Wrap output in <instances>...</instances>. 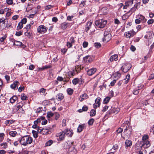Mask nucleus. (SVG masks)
I'll list each match as a JSON object with an SVG mask.
<instances>
[{
  "label": "nucleus",
  "mask_w": 154,
  "mask_h": 154,
  "mask_svg": "<svg viewBox=\"0 0 154 154\" xmlns=\"http://www.w3.org/2000/svg\"><path fill=\"white\" fill-rule=\"evenodd\" d=\"M150 145L149 142L148 140H145L143 142L142 146H144L146 148H147Z\"/></svg>",
  "instance_id": "obj_19"
},
{
  "label": "nucleus",
  "mask_w": 154,
  "mask_h": 154,
  "mask_svg": "<svg viewBox=\"0 0 154 154\" xmlns=\"http://www.w3.org/2000/svg\"><path fill=\"white\" fill-rule=\"evenodd\" d=\"M17 134V133L15 131H11L9 132L10 135L12 137H15Z\"/></svg>",
  "instance_id": "obj_29"
},
{
  "label": "nucleus",
  "mask_w": 154,
  "mask_h": 154,
  "mask_svg": "<svg viewBox=\"0 0 154 154\" xmlns=\"http://www.w3.org/2000/svg\"><path fill=\"white\" fill-rule=\"evenodd\" d=\"M43 130L46 131H48V132L50 130L49 127L46 128H42L40 127V128L37 130L38 132H41Z\"/></svg>",
  "instance_id": "obj_24"
},
{
  "label": "nucleus",
  "mask_w": 154,
  "mask_h": 154,
  "mask_svg": "<svg viewBox=\"0 0 154 154\" xmlns=\"http://www.w3.org/2000/svg\"><path fill=\"white\" fill-rule=\"evenodd\" d=\"M77 151L74 147H70L69 149L68 154H76Z\"/></svg>",
  "instance_id": "obj_15"
},
{
  "label": "nucleus",
  "mask_w": 154,
  "mask_h": 154,
  "mask_svg": "<svg viewBox=\"0 0 154 154\" xmlns=\"http://www.w3.org/2000/svg\"><path fill=\"white\" fill-rule=\"evenodd\" d=\"M133 3V0H129L125 2V5L128 7L132 5Z\"/></svg>",
  "instance_id": "obj_25"
},
{
  "label": "nucleus",
  "mask_w": 154,
  "mask_h": 154,
  "mask_svg": "<svg viewBox=\"0 0 154 154\" xmlns=\"http://www.w3.org/2000/svg\"><path fill=\"white\" fill-rule=\"evenodd\" d=\"M17 99V97L16 96H14L10 98V102L12 103H14Z\"/></svg>",
  "instance_id": "obj_23"
},
{
  "label": "nucleus",
  "mask_w": 154,
  "mask_h": 154,
  "mask_svg": "<svg viewBox=\"0 0 154 154\" xmlns=\"http://www.w3.org/2000/svg\"><path fill=\"white\" fill-rule=\"evenodd\" d=\"M79 81V79L78 78H75L73 79L72 83L74 85H75L78 83Z\"/></svg>",
  "instance_id": "obj_26"
},
{
  "label": "nucleus",
  "mask_w": 154,
  "mask_h": 154,
  "mask_svg": "<svg viewBox=\"0 0 154 154\" xmlns=\"http://www.w3.org/2000/svg\"><path fill=\"white\" fill-rule=\"evenodd\" d=\"M139 18L140 20H142L143 22H145L146 21V20L145 18L144 17L141 15L139 16Z\"/></svg>",
  "instance_id": "obj_42"
},
{
  "label": "nucleus",
  "mask_w": 154,
  "mask_h": 154,
  "mask_svg": "<svg viewBox=\"0 0 154 154\" xmlns=\"http://www.w3.org/2000/svg\"><path fill=\"white\" fill-rule=\"evenodd\" d=\"M67 91L68 94L70 95H72L73 91V89L71 88H68L67 90Z\"/></svg>",
  "instance_id": "obj_40"
},
{
  "label": "nucleus",
  "mask_w": 154,
  "mask_h": 154,
  "mask_svg": "<svg viewBox=\"0 0 154 154\" xmlns=\"http://www.w3.org/2000/svg\"><path fill=\"white\" fill-rule=\"evenodd\" d=\"M148 136L147 135H145L143 137L142 139L143 141H144L145 140H146L148 139Z\"/></svg>",
  "instance_id": "obj_51"
},
{
  "label": "nucleus",
  "mask_w": 154,
  "mask_h": 154,
  "mask_svg": "<svg viewBox=\"0 0 154 154\" xmlns=\"http://www.w3.org/2000/svg\"><path fill=\"white\" fill-rule=\"evenodd\" d=\"M96 115V110L95 109H91L90 112V116H94Z\"/></svg>",
  "instance_id": "obj_37"
},
{
  "label": "nucleus",
  "mask_w": 154,
  "mask_h": 154,
  "mask_svg": "<svg viewBox=\"0 0 154 154\" xmlns=\"http://www.w3.org/2000/svg\"><path fill=\"white\" fill-rule=\"evenodd\" d=\"M56 99L58 101H61L64 98L63 94L62 93L58 94L56 95Z\"/></svg>",
  "instance_id": "obj_18"
},
{
  "label": "nucleus",
  "mask_w": 154,
  "mask_h": 154,
  "mask_svg": "<svg viewBox=\"0 0 154 154\" xmlns=\"http://www.w3.org/2000/svg\"><path fill=\"white\" fill-rule=\"evenodd\" d=\"M51 67V66L48 65V66H43L42 68H39V69L41 70V71L45 69H47L48 68H50Z\"/></svg>",
  "instance_id": "obj_33"
},
{
  "label": "nucleus",
  "mask_w": 154,
  "mask_h": 154,
  "mask_svg": "<svg viewBox=\"0 0 154 154\" xmlns=\"http://www.w3.org/2000/svg\"><path fill=\"white\" fill-rule=\"evenodd\" d=\"M107 23L106 20H96L95 24L97 27L102 28L105 27Z\"/></svg>",
  "instance_id": "obj_3"
},
{
  "label": "nucleus",
  "mask_w": 154,
  "mask_h": 154,
  "mask_svg": "<svg viewBox=\"0 0 154 154\" xmlns=\"http://www.w3.org/2000/svg\"><path fill=\"white\" fill-rule=\"evenodd\" d=\"M130 31L128 32H126L125 35L126 37L127 38H130L131 37H133L135 34V33L134 32L133 33H131Z\"/></svg>",
  "instance_id": "obj_21"
},
{
  "label": "nucleus",
  "mask_w": 154,
  "mask_h": 154,
  "mask_svg": "<svg viewBox=\"0 0 154 154\" xmlns=\"http://www.w3.org/2000/svg\"><path fill=\"white\" fill-rule=\"evenodd\" d=\"M118 56L116 54H114L111 56L108 61V62L109 63L113 60L116 61L118 60Z\"/></svg>",
  "instance_id": "obj_14"
},
{
  "label": "nucleus",
  "mask_w": 154,
  "mask_h": 154,
  "mask_svg": "<svg viewBox=\"0 0 154 154\" xmlns=\"http://www.w3.org/2000/svg\"><path fill=\"white\" fill-rule=\"evenodd\" d=\"M39 133L42 134H43L46 135L48 134V131L43 130L41 132H38Z\"/></svg>",
  "instance_id": "obj_56"
},
{
  "label": "nucleus",
  "mask_w": 154,
  "mask_h": 154,
  "mask_svg": "<svg viewBox=\"0 0 154 154\" xmlns=\"http://www.w3.org/2000/svg\"><path fill=\"white\" fill-rule=\"evenodd\" d=\"M64 133L68 137H71L73 134V132L72 130H68L67 129L63 131Z\"/></svg>",
  "instance_id": "obj_10"
},
{
  "label": "nucleus",
  "mask_w": 154,
  "mask_h": 154,
  "mask_svg": "<svg viewBox=\"0 0 154 154\" xmlns=\"http://www.w3.org/2000/svg\"><path fill=\"white\" fill-rule=\"evenodd\" d=\"M14 44L17 46H21L22 43L18 41H15L14 42Z\"/></svg>",
  "instance_id": "obj_49"
},
{
  "label": "nucleus",
  "mask_w": 154,
  "mask_h": 154,
  "mask_svg": "<svg viewBox=\"0 0 154 154\" xmlns=\"http://www.w3.org/2000/svg\"><path fill=\"white\" fill-rule=\"evenodd\" d=\"M27 97L24 93L22 94L21 96V99L23 100H26L27 99Z\"/></svg>",
  "instance_id": "obj_36"
},
{
  "label": "nucleus",
  "mask_w": 154,
  "mask_h": 154,
  "mask_svg": "<svg viewBox=\"0 0 154 154\" xmlns=\"http://www.w3.org/2000/svg\"><path fill=\"white\" fill-rule=\"evenodd\" d=\"M131 67V64L129 63H124L121 68V70L124 72H127Z\"/></svg>",
  "instance_id": "obj_4"
},
{
  "label": "nucleus",
  "mask_w": 154,
  "mask_h": 154,
  "mask_svg": "<svg viewBox=\"0 0 154 154\" xmlns=\"http://www.w3.org/2000/svg\"><path fill=\"white\" fill-rule=\"evenodd\" d=\"M101 46V44L100 43H94V46L97 48H100Z\"/></svg>",
  "instance_id": "obj_50"
},
{
  "label": "nucleus",
  "mask_w": 154,
  "mask_h": 154,
  "mask_svg": "<svg viewBox=\"0 0 154 154\" xmlns=\"http://www.w3.org/2000/svg\"><path fill=\"white\" fill-rule=\"evenodd\" d=\"M23 34L22 32L21 31L17 32H16L15 35L18 36H19Z\"/></svg>",
  "instance_id": "obj_57"
},
{
  "label": "nucleus",
  "mask_w": 154,
  "mask_h": 154,
  "mask_svg": "<svg viewBox=\"0 0 154 154\" xmlns=\"http://www.w3.org/2000/svg\"><path fill=\"white\" fill-rule=\"evenodd\" d=\"M23 103L22 102L19 103L15 106L14 109V111L16 112L17 111L20 109L23 106Z\"/></svg>",
  "instance_id": "obj_8"
},
{
  "label": "nucleus",
  "mask_w": 154,
  "mask_h": 154,
  "mask_svg": "<svg viewBox=\"0 0 154 154\" xmlns=\"http://www.w3.org/2000/svg\"><path fill=\"white\" fill-rule=\"evenodd\" d=\"M32 141V137L28 135L23 137L20 140H19L20 144L24 146H26L28 144H30Z\"/></svg>",
  "instance_id": "obj_1"
},
{
  "label": "nucleus",
  "mask_w": 154,
  "mask_h": 154,
  "mask_svg": "<svg viewBox=\"0 0 154 154\" xmlns=\"http://www.w3.org/2000/svg\"><path fill=\"white\" fill-rule=\"evenodd\" d=\"M137 9L135 7H132L130 10L128 12V13H130V15H131L132 13L134 12Z\"/></svg>",
  "instance_id": "obj_34"
},
{
  "label": "nucleus",
  "mask_w": 154,
  "mask_h": 154,
  "mask_svg": "<svg viewBox=\"0 0 154 154\" xmlns=\"http://www.w3.org/2000/svg\"><path fill=\"white\" fill-rule=\"evenodd\" d=\"M154 79V73L151 74L149 76L148 80H151L153 79Z\"/></svg>",
  "instance_id": "obj_55"
},
{
  "label": "nucleus",
  "mask_w": 154,
  "mask_h": 154,
  "mask_svg": "<svg viewBox=\"0 0 154 154\" xmlns=\"http://www.w3.org/2000/svg\"><path fill=\"white\" fill-rule=\"evenodd\" d=\"M52 7L53 6L51 5H47L45 7V9L46 10H48L51 9Z\"/></svg>",
  "instance_id": "obj_52"
},
{
  "label": "nucleus",
  "mask_w": 154,
  "mask_h": 154,
  "mask_svg": "<svg viewBox=\"0 0 154 154\" xmlns=\"http://www.w3.org/2000/svg\"><path fill=\"white\" fill-rule=\"evenodd\" d=\"M104 38L103 39V42H107L111 39V35L110 30L109 29H106L104 33Z\"/></svg>",
  "instance_id": "obj_2"
},
{
  "label": "nucleus",
  "mask_w": 154,
  "mask_h": 154,
  "mask_svg": "<svg viewBox=\"0 0 154 154\" xmlns=\"http://www.w3.org/2000/svg\"><path fill=\"white\" fill-rule=\"evenodd\" d=\"M48 28L44 25H40L37 28L38 32L40 33H44L46 32Z\"/></svg>",
  "instance_id": "obj_5"
},
{
  "label": "nucleus",
  "mask_w": 154,
  "mask_h": 154,
  "mask_svg": "<svg viewBox=\"0 0 154 154\" xmlns=\"http://www.w3.org/2000/svg\"><path fill=\"white\" fill-rule=\"evenodd\" d=\"M92 23V21H91V20L87 22L85 28V30L86 32H87L91 27Z\"/></svg>",
  "instance_id": "obj_11"
},
{
  "label": "nucleus",
  "mask_w": 154,
  "mask_h": 154,
  "mask_svg": "<svg viewBox=\"0 0 154 154\" xmlns=\"http://www.w3.org/2000/svg\"><path fill=\"white\" fill-rule=\"evenodd\" d=\"M41 121V119L40 118H38L37 119L34 121V123L35 125H38L39 123H40Z\"/></svg>",
  "instance_id": "obj_48"
},
{
  "label": "nucleus",
  "mask_w": 154,
  "mask_h": 154,
  "mask_svg": "<svg viewBox=\"0 0 154 154\" xmlns=\"http://www.w3.org/2000/svg\"><path fill=\"white\" fill-rule=\"evenodd\" d=\"M123 131V129L121 128H119L116 130V132L118 133H120Z\"/></svg>",
  "instance_id": "obj_60"
},
{
  "label": "nucleus",
  "mask_w": 154,
  "mask_h": 154,
  "mask_svg": "<svg viewBox=\"0 0 154 154\" xmlns=\"http://www.w3.org/2000/svg\"><path fill=\"white\" fill-rule=\"evenodd\" d=\"M13 123V122L12 120H6L5 122V124L6 125L8 124H11Z\"/></svg>",
  "instance_id": "obj_64"
},
{
  "label": "nucleus",
  "mask_w": 154,
  "mask_h": 154,
  "mask_svg": "<svg viewBox=\"0 0 154 154\" xmlns=\"http://www.w3.org/2000/svg\"><path fill=\"white\" fill-rule=\"evenodd\" d=\"M97 69L95 68H93L87 71V74L90 76L94 74L96 71Z\"/></svg>",
  "instance_id": "obj_12"
},
{
  "label": "nucleus",
  "mask_w": 154,
  "mask_h": 154,
  "mask_svg": "<svg viewBox=\"0 0 154 154\" xmlns=\"http://www.w3.org/2000/svg\"><path fill=\"white\" fill-rule=\"evenodd\" d=\"M75 75V72L74 70L72 71H70L68 72V76L69 77H71L72 76L74 75Z\"/></svg>",
  "instance_id": "obj_41"
},
{
  "label": "nucleus",
  "mask_w": 154,
  "mask_h": 154,
  "mask_svg": "<svg viewBox=\"0 0 154 154\" xmlns=\"http://www.w3.org/2000/svg\"><path fill=\"white\" fill-rule=\"evenodd\" d=\"M43 108L42 107H39L38 108L36 111L37 112L39 113L42 111Z\"/></svg>",
  "instance_id": "obj_54"
},
{
  "label": "nucleus",
  "mask_w": 154,
  "mask_h": 154,
  "mask_svg": "<svg viewBox=\"0 0 154 154\" xmlns=\"http://www.w3.org/2000/svg\"><path fill=\"white\" fill-rule=\"evenodd\" d=\"M141 89L140 87H137L133 91V93L134 95H137L139 93V90Z\"/></svg>",
  "instance_id": "obj_22"
},
{
  "label": "nucleus",
  "mask_w": 154,
  "mask_h": 154,
  "mask_svg": "<svg viewBox=\"0 0 154 154\" xmlns=\"http://www.w3.org/2000/svg\"><path fill=\"white\" fill-rule=\"evenodd\" d=\"M54 115V114L51 112H48L47 113V117L48 118H50L52 117Z\"/></svg>",
  "instance_id": "obj_46"
},
{
  "label": "nucleus",
  "mask_w": 154,
  "mask_h": 154,
  "mask_svg": "<svg viewBox=\"0 0 154 154\" xmlns=\"http://www.w3.org/2000/svg\"><path fill=\"white\" fill-rule=\"evenodd\" d=\"M69 25V23L66 22L62 23L61 24V29L63 30L65 29Z\"/></svg>",
  "instance_id": "obj_17"
},
{
  "label": "nucleus",
  "mask_w": 154,
  "mask_h": 154,
  "mask_svg": "<svg viewBox=\"0 0 154 154\" xmlns=\"http://www.w3.org/2000/svg\"><path fill=\"white\" fill-rule=\"evenodd\" d=\"M37 125H35V124H34V125H33L32 126V128H38V129H39L40 128V127H39Z\"/></svg>",
  "instance_id": "obj_59"
},
{
  "label": "nucleus",
  "mask_w": 154,
  "mask_h": 154,
  "mask_svg": "<svg viewBox=\"0 0 154 154\" xmlns=\"http://www.w3.org/2000/svg\"><path fill=\"white\" fill-rule=\"evenodd\" d=\"M87 96V95L85 93L82 94V95L80 96V101H82L85 98H86V97Z\"/></svg>",
  "instance_id": "obj_32"
},
{
  "label": "nucleus",
  "mask_w": 154,
  "mask_h": 154,
  "mask_svg": "<svg viewBox=\"0 0 154 154\" xmlns=\"http://www.w3.org/2000/svg\"><path fill=\"white\" fill-rule=\"evenodd\" d=\"M56 136L57 137V140L59 141H62L63 140L65 137V134L63 131L57 133L56 134Z\"/></svg>",
  "instance_id": "obj_6"
},
{
  "label": "nucleus",
  "mask_w": 154,
  "mask_h": 154,
  "mask_svg": "<svg viewBox=\"0 0 154 154\" xmlns=\"http://www.w3.org/2000/svg\"><path fill=\"white\" fill-rule=\"evenodd\" d=\"M94 120L93 119H91L89 120L88 122V124L90 125H93Z\"/></svg>",
  "instance_id": "obj_43"
},
{
  "label": "nucleus",
  "mask_w": 154,
  "mask_h": 154,
  "mask_svg": "<svg viewBox=\"0 0 154 154\" xmlns=\"http://www.w3.org/2000/svg\"><path fill=\"white\" fill-rule=\"evenodd\" d=\"M52 143L53 141L52 140H49L45 143V145L46 146H50Z\"/></svg>",
  "instance_id": "obj_44"
},
{
  "label": "nucleus",
  "mask_w": 154,
  "mask_h": 154,
  "mask_svg": "<svg viewBox=\"0 0 154 154\" xmlns=\"http://www.w3.org/2000/svg\"><path fill=\"white\" fill-rule=\"evenodd\" d=\"M23 23L21 22H20L19 23L17 28V30H19L20 29H21L23 27Z\"/></svg>",
  "instance_id": "obj_39"
},
{
  "label": "nucleus",
  "mask_w": 154,
  "mask_h": 154,
  "mask_svg": "<svg viewBox=\"0 0 154 154\" xmlns=\"http://www.w3.org/2000/svg\"><path fill=\"white\" fill-rule=\"evenodd\" d=\"M130 128H132L131 126L130 125V124H129L128 125H127L126 126V128L124 130V132H125L128 131V130Z\"/></svg>",
  "instance_id": "obj_47"
},
{
  "label": "nucleus",
  "mask_w": 154,
  "mask_h": 154,
  "mask_svg": "<svg viewBox=\"0 0 154 154\" xmlns=\"http://www.w3.org/2000/svg\"><path fill=\"white\" fill-rule=\"evenodd\" d=\"M132 144V142L131 141L128 140H126L125 143V146L127 148L131 146Z\"/></svg>",
  "instance_id": "obj_20"
},
{
  "label": "nucleus",
  "mask_w": 154,
  "mask_h": 154,
  "mask_svg": "<svg viewBox=\"0 0 154 154\" xmlns=\"http://www.w3.org/2000/svg\"><path fill=\"white\" fill-rule=\"evenodd\" d=\"M101 98L100 97H97L95 100V102L96 104L97 105V106L99 107L100 105V100Z\"/></svg>",
  "instance_id": "obj_35"
},
{
  "label": "nucleus",
  "mask_w": 154,
  "mask_h": 154,
  "mask_svg": "<svg viewBox=\"0 0 154 154\" xmlns=\"http://www.w3.org/2000/svg\"><path fill=\"white\" fill-rule=\"evenodd\" d=\"M6 2L9 5H12L13 3V0H7Z\"/></svg>",
  "instance_id": "obj_58"
},
{
  "label": "nucleus",
  "mask_w": 154,
  "mask_h": 154,
  "mask_svg": "<svg viewBox=\"0 0 154 154\" xmlns=\"http://www.w3.org/2000/svg\"><path fill=\"white\" fill-rule=\"evenodd\" d=\"M83 61L85 63H90L92 60L90 56H87L83 58Z\"/></svg>",
  "instance_id": "obj_13"
},
{
  "label": "nucleus",
  "mask_w": 154,
  "mask_h": 154,
  "mask_svg": "<svg viewBox=\"0 0 154 154\" xmlns=\"http://www.w3.org/2000/svg\"><path fill=\"white\" fill-rule=\"evenodd\" d=\"M86 127V125L85 124H82L79 125L77 128V132H81Z\"/></svg>",
  "instance_id": "obj_9"
},
{
  "label": "nucleus",
  "mask_w": 154,
  "mask_h": 154,
  "mask_svg": "<svg viewBox=\"0 0 154 154\" xmlns=\"http://www.w3.org/2000/svg\"><path fill=\"white\" fill-rule=\"evenodd\" d=\"M18 84H19V83L18 81L14 82L11 85V88L12 89L15 90L16 88H18Z\"/></svg>",
  "instance_id": "obj_16"
},
{
  "label": "nucleus",
  "mask_w": 154,
  "mask_h": 154,
  "mask_svg": "<svg viewBox=\"0 0 154 154\" xmlns=\"http://www.w3.org/2000/svg\"><path fill=\"white\" fill-rule=\"evenodd\" d=\"M74 17V16L73 15L69 16L67 17V19L68 20L71 21Z\"/></svg>",
  "instance_id": "obj_53"
},
{
  "label": "nucleus",
  "mask_w": 154,
  "mask_h": 154,
  "mask_svg": "<svg viewBox=\"0 0 154 154\" xmlns=\"http://www.w3.org/2000/svg\"><path fill=\"white\" fill-rule=\"evenodd\" d=\"M109 95L110 97H113L114 95L113 91L112 90L109 93Z\"/></svg>",
  "instance_id": "obj_62"
},
{
  "label": "nucleus",
  "mask_w": 154,
  "mask_h": 154,
  "mask_svg": "<svg viewBox=\"0 0 154 154\" xmlns=\"http://www.w3.org/2000/svg\"><path fill=\"white\" fill-rule=\"evenodd\" d=\"M128 12H127L126 14L123 15L122 16V19L123 20H125L126 19H127L129 17L130 15V14L128 15Z\"/></svg>",
  "instance_id": "obj_31"
},
{
  "label": "nucleus",
  "mask_w": 154,
  "mask_h": 154,
  "mask_svg": "<svg viewBox=\"0 0 154 154\" xmlns=\"http://www.w3.org/2000/svg\"><path fill=\"white\" fill-rule=\"evenodd\" d=\"M88 43L86 42H84L83 43V46L84 48H86L88 46Z\"/></svg>",
  "instance_id": "obj_61"
},
{
  "label": "nucleus",
  "mask_w": 154,
  "mask_h": 154,
  "mask_svg": "<svg viewBox=\"0 0 154 154\" xmlns=\"http://www.w3.org/2000/svg\"><path fill=\"white\" fill-rule=\"evenodd\" d=\"M32 133L33 134V137L35 138H36L38 137V134L37 132L34 130L32 131Z\"/></svg>",
  "instance_id": "obj_45"
},
{
  "label": "nucleus",
  "mask_w": 154,
  "mask_h": 154,
  "mask_svg": "<svg viewBox=\"0 0 154 154\" xmlns=\"http://www.w3.org/2000/svg\"><path fill=\"white\" fill-rule=\"evenodd\" d=\"M110 98L111 97H106L103 100V103L106 104L108 103L109 102Z\"/></svg>",
  "instance_id": "obj_28"
},
{
  "label": "nucleus",
  "mask_w": 154,
  "mask_h": 154,
  "mask_svg": "<svg viewBox=\"0 0 154 154\" xmlns=\"http://www.w3.org/2000/svg\"><path fill=\"white\" fill-rule=\"evenodd\" d=\"M130 79V76L129 75H127L126 77V78L125 79V83L127 84L129 82Z\"/></svg>",
  "instance_id": "obj_38"
},
{
  "label": "nucleus",
  "mask_w": 154,
  "mask_h": 154,
  "mask_svg": "<svg viewBox=\"0 0 154 154\" xmlns=\"http://www.w3.org/2000/svg\"><path fill=\"white\" fill-rule=\"evenodd\" d=\"M55 119L56 120H57L60 117V115L58 113H55Z\"/></svg>",
  "instance_id": "obj_63"
},
{
  "label": "nucleus",
  "mask_w": 154,
  "mask_h": 154,
  "mask_svg": "<svg viewBox=\"0 0 154 154\" xmlns=\"http://www.w3.org/2000/svg\"><path fill=\"white\" fill-rule=\"evenodd\" d=\"M75 42V38L73 37H71L70 38L69 41L67 42L66 46L68 48H71L72 44Z\"/></svg>",
  "instance_id": "obj_7"
},
{
  "label": "nucleus",
  "mask_w": 154,
  "mask_h": 154,
  "mask_svg": "<svg viewBox=\"0 0 154 154\" xmlns=\"http://www.w3.org/2000/svg\"><path fill=\"white\" fill-rule=\"evenodd\" d=\"M132 131L133 130L132 128H129L128 130V132L126 133V135L127 136L128 138L129 137L131 136Z\"/></svg>",
  "instance_id": "obj_30"
},
{
  "label": "nucleus",
  "mask_w": 154,
  "mask_h": 154,
  "mask_svg": "<svg viewBox=\"0 0 154 154\" xmlns=\"http://www.w3.org/2000/svg\"><path fill=\"white\" fill-rule=\"evenodd\" d=\"M46 89L44 88H41L39 91V93L43 95H45L47 93H46Z\"/></svg>",
  "instance_id": "obj_27"
}]
</instances>
